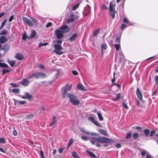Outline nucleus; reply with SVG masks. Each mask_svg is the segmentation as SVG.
Wrapping results in <instances>:
<instances>
[{"label":"nucleus","mask_w":158,"mask_h":158,"mask_svg":"<svg viewBox=\"0 0 158 158\" xmlns=\"http://www.w3.org/2000/svg\"><path fill=\"white\" fill-rule=\"evenodd\" d=\"M99 131V133H100L101 134H102V135L105 136H108V134L106 132V131L105 130L102 129H100Z\"/></svg>","instance_id":"20"},{"label":"nucleus","mask_w":158,"mask_h":158,"mask_svg":"<svg viewBox=\"0 0 158 158\" xmlns=\"http://www.w3.org/2000/svg\"><path fill=\"white\" fill-rule=\"evenodd\" d=\"M101 7L103 9H106V10L108 9V7L107 6H106V5H105L104 4H103L101 5Z\"/></svg>","instance_id":"43"},{"label":"nucleus","mask_w":158,"mask_h":158,"mask_svg":"<svg viewBox=\"0 0 158 158\" xmlns=\"http://www.w3.org/2000/svg\"><path fill=\"white\" fill-rule=\"evenodd\" d=\"M30 83V81L26 79H23L21 82L22 84L25 86H27Z\"/></svg>","instance_id":"15"},{"label":"nucleus","mask_w":158,"mask_h":158,"mask_svg":"<svg viewBox=\"0 0 158 158\" xmlns=\"http://www.w3.org/2000/svg\"><path fill=\"white\" fill-rule=\"evenodd\" d=\"M139 134L137 133H134L133 134V138L134 139L136 140L139 136Z\"/></svg>","instance_id":"31"},{"label":"nucleus","mask_w":158,"mask_h":158,"mask_svg":"<svg viewBox=\"0 0 158 158\" xmlns=\"http://www.w3.org/2000/svg\"><path fill=\"white\" fill-rule=\"evenodd\" d=\"M8 40V39L4 36H0V43L2 44H4L6 43Z\"/></svg>","instance_id":"13"},{"label":"nucleus","mask_w":158,"mask_h":158,"mask_svg":"<svg viewBox=\"0 0 158 158\" xmlns=\"http://www.w3.org/2000/svg\"><path fill=\"white\" fill-rule=\"evenodd\" d=\"M75 16L73 15H71L70 18L68 20L67 23H69L73 22L74 20V18Z\"/></svg>","instance_id":"22"},{"label":"nucleus","mask_w":158,"mask_h":158,"mask_svg":"<svg viewBox=\"0 0 158 158\" xmlns=\"http://www.w3.org/2000/svg\"><path fill=\"white\" fill-rule=\"evenodd\" d=\"M84 10L86 11L87 14L86 15H87L90 12V7L89 5H87L85 8V9Z\"/></svg>","instance_id":"21"},{"label":"nucleus","mask_w":158,"mask_h":158,"mask_svg":"<svg viewBox=\"0 0 158 158\" xmlns=\"http://www.w3.org/2000/svg\"><path fill=\"white\" fill-rule=\"evenodd\" d=\"M149 130L148 129H146L144 130V132L145 136H147L149 133Z\"/></svg>","instance_id":"32"},{"label":"nucleus","mask_w":158,"mask_h":158,"mask_svg":"<svg viewBox=\"0 0 158 158\" xmlns=\"http://www.w3.org/2000/svg\"><path fill=\"white\" fill-rule=\"evenodd\" d=\"M73 141V140L72 139H70L68 143L69 147L72 144Z\"/></svg>","instance_id":"52"},{"label":"nucleus","mask_w":158,"mask_h":158,"mask_svg":"<svg viewBox=\"0 0 158 158\" xmlns=\"http://www.w3.org/2000/svg\"><path fill=\"white\" fill-rule=\"evenodd\" d=\"M131 131L128 132L126 134V138L128 139L130 138L131 136Z\"/></svg>","instance_id":"30"},{"label":"nucleus","mask_w":158,"mask_h":158,"mask_svg":"<svg viewBox=\"0 0 158 158\" xmlns=\"http://www.w3.org/2000/svg\"><path fill=\"white\" fill-rule=\"evenodd\" d=\"M101 48L102 49L105 50L107 48V45L105 44H104L102 45Z\"/></svg>","instance_id":"49"},{"label":"nucleus","mask_w":158,"mask_h":158,"mask_svg":"<svg viewBox=\"0 0 158 158\" xmlns=\"http://www.w3.org/2000/svg\"><path fill=\"white\" fill-rule=\"evenodd\" d=\"M5 143V140L2 138H0V143Z\"/></svg>","instance_id":"58"},{"label":"nucleus","mask_w":158,"mask_h":158,"mask_svg":"<svg viewBox=\"0 0 158 158\" xmlns=\"http://www.w3.org/2000/svg\"><path fill=\"white\" fill-rule=\"evenodd\" d=\"M90 135L94 136H99V134L95 132H90Z\"/></svg>","instance_id":"38"},{"label":"nucleus","mask_w":158,"mask_h":158,"mask_svg":"<svg viewBox=\"0 0 158 158\" xmlns=\"http://www.w3.org/2000/svg\"><path fill=\"white\" fill-rule=\"evenodd\" d=\"M15 61L14 60H10V66L13 67L15 64Z\"/></svg>","instance_id":"50"},{"label":"nucleus","mask_w":158,"mask_h":158,"mask_svg":"<svg viewBox=\"0 0 158 158\" xmlns=\"http://www.w3.org/2000/svg\"><path fill=\"white\" fill-rule=\"evenodd\" d=\"M79 129L80 130L82 133L85 134L90 135V132H89L88 131L86 130L84 128L80 127Z\"/></svg>","instance_id":"18"},{"label":"nucleus","mask_w":158,"mask_h":158,"mask_svg":"<svg viewBox=\"0 0 158 158\" xmlns=\"http://www.w3.org/2000/svg\"><path fill=\"white\" fill-rule=\"evenodd\" d=\"M9 72V70L7 69H3L2 70V73L3 74H4L6 73Z\"/></svg>","instance_id":"45"},{"label":"nucleus","mask_w":158,"mask_h":158,"mask_svg":"<svg viewBox=\"0 0 158 158\" xmlns=\"http://www.w3.org/2000/svg\"><path fill=\"white\" fill-rule=\"evenodd\" d=\"M8 66L6 64L0 62V67L2 68H6L8 67Z\"/></svg>","instance_id":"24"},{"label":"nucleus","mask_w":158,"mask_h":158,"mask_svg":"<svg viewBox=\"0 0 158 158\" xmlns=\"http://www.w3.org/2000/svg\"><path fill=\"white\" fill-rule=\"evenodd\" d=\"M79 4H77L76 5L73 6L72 8V10H75L79 6Z\"/></svg>","instance_id":"37"},{"label":"nucleus","mask_w":158,"mask_h":158,"mask_svg":"<svg viewBox=\"0 0 158 158\" xmlns=\"http://www.w3.org/2000/svg\"><path fill=\"white\" fill-rule=\"evenodd\" d=\"M57 121L56 118L55 116H53L52 118V122L55 123Z\"/></svg>","instance_id":"51"},{"label":"nucleus","mask_w":158,"mask_h":158,"mask_svg":"<svg viewBox=\"0 0 158 158\" xmlns=\"http://www.w3.org/2000/svg\"><path fill=\"white\" fill-rule=\"evenodd\" d=\"M120 36H119L117 37L115 40V41L117 43H119L120 42Z\"/></svg>","instance_id":"46"},{"label":"nucleus","mask_w":158,"mask_h":158,"mask_svg":"<svg viewBox=\"0 0 158 158\" xmlns=\"http://www.w3.org/2000/svg\"><path fill=\"white\" fill-rule=\"evenodd\" d=\"M121 97V94L119 93L116 94V97L114 98H113L112 100L113 101L118 100Z\"/></svg>","instance_id":"26"},{"label":"nucleus","mask_w":158,"mask_h":158,"mask_svg":"<svg viewBox=\"0 0 158 158\" xmlns=\"http://www.w3.org/2000/svg\"><path fill=\"white\" fill-rule=\"evenodd\" d=\"M59 29L62 31H64V32H67L69 31V29H68V26L65 25L61 27Z\"/></svg>","instance_id":"14"},{"label":"nucleus","mask_w":158,"mask_h":158,"mask_svg":"<svg viewBox=\"0 0 158 158\" xmlns=\"http://www.w3.org/2000/svg\"><path fill=\"white\" fill-rule=\"evenodd\" d=\"M136 129L137 130H138L139 131H141L142 130V127L139 126H137L136 127Z\"/></svg>","instance_id":"61"},{"label":"nucleus","mask_w":158,"mask_h":158,"mask_svg":"<svg viewBox=\"0 0 158 158\" xmlns=\"http://www.w3.org/2000/svg\"><path fill=\"white\" fill-rule=\"evenodd\" d=\"M24 95L21 96V97L23 99H28L29 100H30L32 98V96L30 95L28 93L25 92L24 94Z\"/></svg>","instance_id":"9"},{"label":"nucleus","mask_w":158,"mask_h":158,"mask_svg":"<svg viewBox=\"0 0 158 158\" xmlns=\"http://www.w3.org/2000/svg\"><path fill=\"white\" fill-rule=\"evenodd\" d=\"M48 43H42L41 42H40L38 45V47L39 48H41L43 46H45L48 45Z\"/></svg>","instance_id":"28"},{"label":"nucleus","mask_w":158,"mask_h":158,"mask_svg":"<svg viewBox=\"0 0 158 158\" xmlns=\"http://www.w3.org/2000/svg\"><path fill=\"white\" fill-rule=\"evenodd\" d=\"M15 57L18 60H22L23 59L24 56L20 53H17L16 54Z\"/></svg>","instance_id":"11"},{"label":"nucleus","mask_w":158,"mask_h":158,"mask_svg":"<svg viewBox=\"0 0 158 158\" xmlns=\"http://www.w3.org/2000/svg\"><path fill=\"white\" fill-rule=\"evenodd\" d=\"M72 73L74 75H77L78 74V72L77 71L74 70L72 71Z\"/></svg>","instance_id":"59"},{"label":"nucleus","mask_w":158,"mask_h":158,"mask_svg":"<svg viewBox=\"0 0 158 158\" xmlns=\"http://www.w3.org/2000/svg\"><path fill=\"white\" fill-rule=\"evenodd\" d=\"M115 48L117 51H118L119 49L120 45L119 44H115Z\"/></svg>","instance_id":"47"},{"label":"nucleus","mask_w":158,"mask_h":158,"mask_svg":"<svg viewBox=\"0 0 158 158\" xmlns=\"http://www.w3.org/2000/svg\"><path fill=\"white\" fill-rule=\"evenodd\" d=\"M115 5L114 4H113L112 2H110L109 5V11L110 12L111 11H114L115 10L114 8V6Z\"/></svg>","instance_id":"12"},{"label":"nucleus","mask_w":158,"mask_h":158,"mask_svg":"<svg viewBox=\"0 0 158 158\" xmlns=\"http://www.w3.org/2000/svg\"><path fill=\"white\" fill-rule=\"evenodd\" d=\"M25 33L26 32L23 34L22 37V39L24 40H25L27 38V35L26 34H25Z\"/></svg>","instance_id":"48"},{"label":"nucleus","mask_w":158,"mask_h":158,"mask_svg":"<svg viewBox=\"0 0 158 158\" xmlns=\"http://www.w3.org/2000/svg\"><path fill=\"white\" fill-rule=\"evenodd\" d=\"M131 25H132V24H129L126 25L125 24H122L121 26V30H122L123 29H124V28H126V27H127L129 26H131Z\"/></svg>","instance_id":"27"},{"label":"nucleus","mask_w":158,"mask_h":158,"mask_svg":"<svg viewBox=\"0 0 158 158\" xmlns=\"http://www.w3.org/2000/svg\"><path fill=\"white\" fill-rule=\"evenodd\" d=\"M13 134L14 135L16 136L17 135V133L16 131L14 129V130L13 131Z\"/></svg>","instance_id":"63"},{"label":"nucleus","mask_w":158,"mask_h":158,"mask_svg":"<svg viewBox=\"0 0 158 158\" xmlns=\"http://www.w3.org/2000/svg\"><path fill=\"white\" fill-rule=\"evenodd\" d=\"M67 96L69 98L70 102L73 105L77 106L80 104L79 101L76 99V96L70 93H68Z\"/></svg>","instance_id":"1"},{"label":"nucleus","mask_w":158,"mask_h":158,"mask_svg":"<svg viewBox=\"0 0 158 158\" xmlns=\"http://www.w3.org/2000/svg\"><path fill=\"white\" fill-rule=\"evenodd\" d=\"M72 156L75 158H78V156L77 153L75 152H72Z\"/></svg>","instance_id":"39"},{"label":"nucleus","mask_w":158,"mask_h":158,"mask_svg":"<svg viewBox=\"0 0 158 158\" xmlns=\"http://www.w3.org/2000/svg\"><path fill=\"white\" fill-rule=\"evenodd\" d=\"M6 19L4 20L2 23V24L1 26V27L0 28V29H2V27L4 25L6 24Z\"/></svg>","instance_id":"41"},{"label":"nucleus","mask_w":158,"mask_h":158,"mask_svg":"<svg viewBox=\"0 0 158 158\" xmlns=\"http://www.w3.org/2000/svg\"><path fill=\"white\" fill-rule=\"evenodd\" d=\"M10 85L14 87H16L17 86V84H16L14 83H10Z\"/></svg>","instance_id":"64"},{"label":"nucleus","mask_w":158,"mask_h":158,"mask_svg":"<svg viewBox=\"0 0 158 158\" xmlns=\"http://www.w3.org/2000/svg\"><path fill=\"white\" fill-rule=\"evenodd\" d=\"M111 12L112 13L110 15L111 16L112 18L114 19L115 16V13L117 12L115 10H114V11H111Z\"/></svg>","instance_id":"42"},{"label":"nucleus","mask_w":158,"mask_h":158,"mask_svg":"<svg viewBox=\"0 0 158 158\" xmlns=\"http://www.w3.org/2000/svg\"><path fill=\"white\" fill-rule=\"evenodd\" d=\"M36 34V31L34 30H32L31 31V33L30 36L28 37V38L29 39H32L35 36Z\"/></svg>","instance_id":"16"},{"label":"nucleus","mask_w":158,"mask_h":158,"mask_svg":"<svg viewBox=\"0 0 158 158\" xmlns=\"http://www.w3.org/2000/svg\"><path fill=\"white\" fill-rule=\"evenodd\" d=\"M98 119L100 120H102L103 119V118L102 117V114L100 113H98L97 114Z\"/></svg>","instance_id":"34"},{"label":"nucleus","mask_w":158,"mask_h":158,"mask_svg":"<svg viewBox=\"0 0 158 158\" xmlns=\"http://www.w3.org/2000/svg\"><path fill=\"white\" fill-rule=\"evenodd\" d=\"M81 139L84 141H87L88 140V138L84 136H82L81 137Z\"/></svg>","instance_id":"53"},{"label":"nucleus","mask_w":158,"mask_h":158,"mask_svg":"<svg viewBox=\"0 0 158 158\" xmlns=\"http://www.w3.org/2000/svg\"><path fill=\"white\" fill-rule=\"evenodd\" d=\"M18 103L20 105H23L26 103V102L25 101H18Z\"/></svg>","instance_id":"40"},{"label":"nucleus","mask_w":158,"mask_h":158,"mask_svg":"<svg viewBox=\"0 0 158 158\" xmlns=\"http://www.w3.org/2000/svg\"><path fill=\"white\" fill-rule=\"evenodd\" d=\"M77 88L80 90L85 91L86 90L85 87L81 84H79L77 85Z\"/></svg>","instance_id":"17"},{"label":"nucleus","mask_w":158,"mask_h":158,"mask_svg":"<svg viewBox=\"0 0 158 158\" xmlns=\"http://www.w3.org/2000/svg\"><path fill=\"white\" fill-rule=\"evenodd\" d=\"M123 106L124 108L126 109H127L128 108L127 105L125 103H123Z\"/></svg>","instance_id":"60"},{"label":"nucleus","mask_w":158,"mask_h":158,"mask_svg":"<svg viewBox=\"0 0 158 158\" xmlns=\"http://www.w3.org/2000/svg\"><path fill=\"white\" fill-rule=\"evenodd\" d=\"M72 86L71 85H66L64 87L63 89V92L62 93L63 95V97L64 98L67 94V92L71 89Z\"/></svg>","instance_id":"4"},{"label":"nucleus","mask_w":158,"mask_h":158,"mask_svg":"<svg viewBox=\"0 0 158 158\" xmlns=\"http://www.w3.org/2000/svg\"><path fill=\"white\" fill-rule=\"evenodd\" d=\"M136 94L139 99L140 100H142L143 99L142 94L141 91L138 88H137L136 89Z\"/></svg>","instance_id":"10"},{"label":"nucleus","mask_w":158,"mask_h":158,"mask_svg":"<svg viewBox=\"0 0 158 158\" xmlns=\"http://www.w3.org/2000/svg\"><path fill=\"white\" fill-rule=\"evenodd\" d=\"M33 76L34 77L37 79L43 78L47 77L46 75L44 73L40 72H37L34 73Z\"/></svg>","instance_id":"6"},{"label":"nucleus","mask_w":158,"mask_h":158,"mask_svg":"<svg viewBox=\"0 0 158 158\" xmlns=\"http://www.w3.org/2000/svg\"><path fill=\"white\" fill-rule=\"evenodd\" d=\"M92 139L94 141L99 143H109L111 141L110 139L104 137H98V138L93 137Z\"/></svg>","instance_id":"2"},{"label":"nucleus","mask_w":158,"mask_h":158,"mask_svg":"<svg viewBox=\"0 0 158 158\" xmlns=\"http://www.w3.org/2000/svg\"><path fill=\"white\" fill-rule=\"evenodd\" d=\"M54 47L55 50L53 52L55 53L58 55H61L63 53V52L60 51L62 49L61 45L58 44H55Z\"/></svg>","instance_id":"3"},{"label":"nucleus","mask_w":158,"mask_h":158,"mask_svg":"<svg viewBox=\"0 0 158 158\" xmlns=\"http://www.w3.org/2000/svg\"><path fill=\"white\" fill-rule=\"evenodd\" d=\"M33 75H34V73L32 75H30L29 74L28 75V76L27 77V79H30L31 78H32L33 77H34V76H33Z\"/></svg>","instance_id":"57"},{"label":"nucleus","mask_w":158,"mask_h":158,"mask_svg":"<svg viewBox=\"0 0 158 158\" xmlns=\"http://www.w3.org/2000/svg\"><path fill=\"white\" fill-rule=\"evenodd\" d=\"M123 22L125 23H127V24H131L130 21L126 18H124L123 19Z\"/></svg>","instance_id":"33"},{"label":"nucleus","mask_w":158,"mask_h":158,"mask_svg":"<svg viewBox=\"0 0 158 158\" xmlns=\"http://www.w3.org/2000/svg\"><path fill=\"white\" fill-rule=\"evenodd\" d=\"M7 33V31L5 30H3L2 32H0V35H6Z\"/></svg>","instance_id":"44"},{"label":"nucleus","mask_w":158,"mask_h":158,"mask_svg":"<svg viewBox=\"0 0 158 158\" xmlns=\"http://www.w3.org/2000/svg\"><path fill=\"white\" fill-rule=\"evenodd\" d=\"M22 19L28 25L30 26H33V24L30 19L25 17H23Z\"/></svg>","instance_id":"8"},{"label":"nucleus","mask_w":158,"mask_h":158,"mask_svg":"<svg viewBox=\"0 0 158 158\" xmlns=\"http://www.w3.org/2000/svg\"><path fill=\"white\" fill-rule=\"evenodd\" d=\"M155 80L156 83L158 84V76H156L155 77Z\"/></svg>","instance_id":"56"},{"label":"nucleus","mask_w":158,"mask_h":158,"mask_svg":"<svg viewBox=\"0 0 158 158\" xmlns=\"http://www.w3.org/2000/svg\"><path fill=\"white\" fill-rule=\"evenodd\" d=\"M100 30V29H97L96 30H95L93 32V36H96L98 35L99 33Z\"/></svg>","instance_id":"25"},{"label":"nucleus","mask_w":158,"mask_h":158,"mask_svg":"<svg viewBox=\"0 0 158 158\" xmlns=\"http://www.w3.org/2000/svg\"><path fill=\"white\" fill-rule=\"evenodd\" d=\"M52 25V23L51 22H49L46 25V27H48Z\"/></svg>","instance_id":"62"},{"label":"nucleus","mask_w":158,"mask_h":158,"mask_svg":"<svg viewBox=\"0 0 158 158\" xmlns=\"http://www.w3.org/2000/svg\"><path fill=\"white\" fill-rule=\"evenodd\" d=\"M147 152V151L145 150H143L141 152V155L143 156H144Z\"/></svg>","instance_id":"55"},{"label":"nucleus","mask_w":158,"mask_h":158,"mask_svg":"<svg viewBox=\"0 0 158 158\" xmlns=\"http://www.w3.org/2000/svg\"><path fill=\"white\" fill-rule=\"evenodd\" d=\"M78 35L77 33H75L72 35V36L70 38L69 40L70 41H73L77 37Z\"/></svg>","instance_id":"19"},{"label":"nucleus","mask_w":158,"mask_h":158,"mask_svg":"<svg viewBox=\"0 0 158 158\" xmlns=\"http://www.w3.org/2000/svg\"><path fill=\"white\" fill-rule=\"evenodd\" d=\"M88 153V154L91 157L93 158H96L97 157L95 155V154L90 151H86Z\"/></svg>","instance_id":"23"},{"label":"nucleus","mask_w":158,"mask_h":158,"mask_svg":"<svg viewBox=\"0 0 158 158\" xmlns=\"http://www.w3.org/2000/svg\"><path fill=\"white\" fill-rule=\"evenodd\" d=\"M33 117V115L32 114H29L28 115L26 116L25 117V118L26 119H29L32 118Z\"/></svg>","instance_id":"35"},{"label":"nucleus","mask_w":158,"mask_h":158,"mask_svg":"<svg viewBox=\"0 0 158 158\" xmlns=\"http://www.w3.org/2000/svg\"><path fill=\"white\" fill-rule=\"evenodd\" d=\"M55 33L56 37L58 39L62 38L64 36V31L60 29H56L55 31Z\"/></svg>","instance_id":"5"},{"label":"nucleus","mask_w":158,"mask_h":158,"mask_svg":"<svg viewBox=\"0 0 158 158\" xmlns=\"http://www.w3.org/2000/svg\"><path fill=\"white\" fill-rule=\"evenodd\" d=\"M155 133V131L154 130H152L151 131L150 133V136H152Z\"/></svg>","instance_id":"54"},{"label":"nucleus","mask_w":158,"mask_h":158,"mask_svg":"<svg viewBox=\"0 0 158 158\" xmlns=\"http://www.w3.org/2000/svg\"><path fill=\"white\" fill-rule=\"evenodd\" d=\"M88 120L91 121L95 125L99 127H102L101 124L98 123L95 120L94 117L93 116L89 117L88 118Z\"/></svg>","instance_id":"7"},{"label":"nucleus","mask_w":158,"mask_h":158,"mask_svg":"<svg viewBox=\"0 0 158 158\" xmlns=\"http://www.w3.org/2000/svg\"><path fill=\"white\" fill-rule=\"evenodd\" d=\"M12 91L13 93L19 94L20 93V89H12Z\"/></svg>","instance_id":"36"},{"label":"nucleus","mask_w":158,"mask_h":158,"mask_svg":"<svg viewBox=\"0 0 158 158\" xmlns=\"http://www.w3.org/2000/svg\"><path fill=\"white\" fill-rule=\"evenodd\" d=\"M30 18L31 21L34 24L36 25L37 24V20L36 19L33 17H31Z\"/></svg>","instance_id":"29"}]
</instances>
